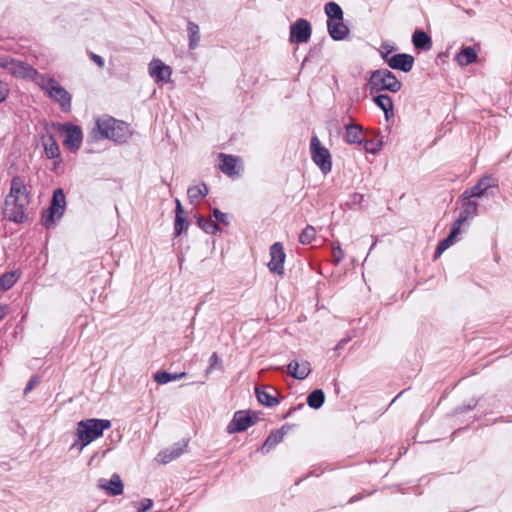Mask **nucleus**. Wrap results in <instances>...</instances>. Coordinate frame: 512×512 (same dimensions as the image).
<instances>
[{
    "mask_svg": "<svg viewBox=\"0 0 512 512\" xmlns=\"http://www.w3.org/2000/svg\"><path fill=\"white\" fill-rule=\"evenodd\" d=\"M175 204H176V207H175V216H179V215H185V211H184V208L180 202L179 199H175Z\"/></svg>",
    "mask_w": 512,
    "mask_h": 512,
    "instance_id": "obj_49",
    "label": "nucleus"
},
{
    "mask_svg": "<svg viewBox=\"0 0 512 512\" xmlns=\"http://www.w3.org/2000/svg\"><path fill=\"white\" fill-rule=\"evenodd\" d=\"M325 402V393L322 389H315L307 396V405L312 409H320Z\"/></svg>",
    "mask_w": 512,
    "mask_h": 512,
    "instance_id": "obj_33",
    "label": "nucleus"
},
{
    "mask_svg": "<svg viewBox=\"0 0 512 512\" xmlns=\"http://www.w3.org/2000/svg\"><path fill=\"white\" fill-rule=\"evenodd\" d=\"M153 506V501L150 498H144L139 502V508L137 512H147Z\"/></svg>",
    "mask_w": 512,
    "mask_h": 512,
    "instance_id": "obj_44",
    "label": "nucleus"
},
{
    "mask_svg": "<svg viewBox=\"0 0 512 512\" xmlns=\"http://www.w3.org/2000/svg\"><path fill=\"white\" fill-rule=\"evenodd\" d=\"M327 27H328V32H329L330 37L336 41H341V40L345 39V37L349 33V29L343 23V20L342 21L327 20Z\"/></svg>",
    "mask_w": 512,
    "mask_h": 512,
    "instance_id": "obj_23",
    "label": "nucleus"
},
{
    "mask_svg": "<svg viewBox=\"0 0 512 512\" xmlns=\"http://www.w3.org/2000/svg\"><path fill=\"white\" fill-rule=\"evenodd\" d=\"M131 136L129 125L113 117H104L96 120L95 127L88 134L86 142L94 143L98 140L109 139L115 143H125Z\"/></svg>",
    "mask_w": 512,
    "mask_h": 512,
    "instance_id": "obj_1",
    "label": "nucleus"
},
{
    "mask_svg": "<svg viewBox=\"0 0 512 512\" xmlns=\"http://www.w3.org/2000/svg\"><path fill=\"white\" fill-rule=\"evenodd\" d=\"M37 382L38 379L36 377L31 378L24 388V394H28L34 388Z\"/></svg>",
    "mask_w": 512,
    "mask_h": 512,
    "instance_id": "obj_48",
    "label": "nucleus"
},
{
    "mask_svg": "<svg viewBox=\"0 0 512 512\" xmlns=\"http://www.w3.org/2000/svg\"><path fill=\"white\" fill-rule=\"evenodd\" d=\"M187 31L189 34V48L195 49L200 41L199 26L196 23L189 21L187 24Z\"/></svg>",
    "mask_w": 512,
    "mask_h": 512,
    "instance_id": "obj_37",
    "label": "nucleus"
},
{
    "mask_svg": "<svg viewBox=\"0 0 512 512\" xmlns=\"http://www.w3.org/2000/svg\"><path fill=\"white\" fill-rule=\"evenodd\" d=\"M324 10L328 17V20H343V10L336 2L330 1L326 3Z\"/></svg>",
    "mask_w": 512,
    "mask_h": 512,
    "instance_id": "obj_36",
    "label": "nucleus"
},
{
    "mask_svg": "<svg viewBox=\"0 0 512 512\" xmlns=\"http://www.w3.org/2000/svg\"><path fill=\"white\" fill-rule=\"evenodd\" d=\"M461 206L459 209V215L453 222L452 226L461 230L462 225L467 222L470 218H473L478 213V203L472 201L471 198L461 199Z\"/></svg>",
    "mask_w": 512,
    "mask_h": 512,
    "instance_id": "obj_13",
    "label": "nucleus"
},
{
    "mask_svg": "<svg viewBox=\"0 0 512 512\" xmlns=\"http://www.w3.org/2000/svg\"><path fill=\"white\" fill-rule=\"evenodd\" d=\"M197 224L205 233L208 234L215 235L221 231L218 223L214 222L212 219H207L204 216L197 217Z\"/></svg>",
    "mask_w": 512,
    "mask_h": 512,
    "instance_id": "obj_35",
    "label": "nucleus"
},
{
    "mask_svg": "<svg viewBox=\"0 0 512 512\" xmlns=\"http://www.w3.org/2000/svg\"><path fill=\"white\" fill-rule=\"evenodd\" d=\"M207 194L208 188L205 183H202L201 185L190 186L187 190L189 201L192 204L205 197Z\"/></svg>",
    "mask_w": 512,
    "mask_h": 512,
    "instance_id": "obj_34",
    "label": "nucleus"
},
{
    "mask_svg": "<svg viewBox=\"0 0 512 512\" xmlns=\"http://www.w3.org/2000/svg\"><path fill=\"white\" fill-rule=\"evenodd\" d=\"M302 408H304V404L303 403H300L297 406L291 407L288 410V412L283 416V418L285 419V418L290 417L295 411L300 410Z\"/></svg>",
    "mask_w": 512,
    "mask_h": 512,
    "instance_id": "obj_50",
    "label": "nucleus"
},
{
    "mask_svg": "<svg viewBox=\"0 0 512 512\" xmlns=\"http://www.w3.org/2000/svg\"><path fill=\"white\" fill-rule=\"evenodd\" d=\"M9 306L7 304L0 305V321L8 314Z\"/></svg>",
    "mask_w": 512,
    "mask_h": 512,
    "instance_id": "obj_51",
    "label": "nucleus"
},
{
    "mask_svg": "<svg viewBox=\"0 0 512 512\" xmlns=\"http://www.w3.org/2000/svg\"><path fill=\"white\" fill-rule=\"evenodd\" d=\"M186 372L181 373H170L167 371H158L153 375L154 381H156L158 384H167L171 381L179 380L184 377H186Z\"/></svg>",
    "mask_w": 512,
    "mask_h": 512,
    "instance_id": "obj_32",
    "label": "nucleus"
},
{
    "mask_svg": "<svg viewBox=\"0 0 512 512\" xmlns=\"http://www.w3.org/2000/svg\"><path fill=\"white\" fill-rule=\"evenodd\" d=\"M412 43L416 49L429 51L432 48L431 37L423 30H415L412 35Z\"/></svg>",
    "mask_w": 512,
    "mask_h": 512,
    "instance_id": "obj_26",
    "label": "nucleus"
},
{
    "mask_svg": "<svg viewBox=\"0 0 512 512\" xmlns=\"http://www.w3.org/2000/svg\"><path fill=\"white\" fill-rule=\"evenodd\" d=\"M344 139L348 144H361L363 142V129L358 124H346Z\"/></svg>",
    "mask_w": 512,
    "mask_h": 512,
    "instance_id": "obj_24",
    "label": "nucleus"
},
{
    "mask_svg": "<svg viewBox=\"0 0 512 512\" xmlns=\"http://www.w3.org/2000/svg\"><path fill=\"white\" fill-rule=\"evenodd\" d=\"M255 394L258 401L266 407H273L279 403L278 391L272 386H257Z\"/></svg>",
    "mask_w": 512,
    "mask_h": 512,
    "instance_id": "obj_18",
    "label": "nucleus"
},
{
    "mask_svg": "<svg viewBox=\"0 0 512 512\" xmlns=\"http://www.w3.org/2000/svg\"><path fill=\"white\" fill-rule=\"evenodd\" d=\"M345 257L344 251L340 246L339 242H336L332 246V262L338 265Z\"/></svg>",
    "mask_w": 512,
    "mask_h": 512,
    "instance_id": "obj_40",
    "label": "nucleus"
},
{
    "mask_svg": "<svg viewBox=\"0 0 512 512\" xmlns=\"http://www.w3.org/2000/svg\"><path fill=\"white\" fill-rule=\"evenodd\" d=\"M476 59L477 52L473 47L470 46L463 47L455 56V60L462 67L475 62Z\"/></svg>",
    "mask_w": 512,
    "mask_h": 512,
    "instance_id": "obj_28",
    "label": "nucleus"
},
{
    "mask_svg": "<svg viewBox=\"0 0 512 512\" xmlns=\"http://www.w3.org/2000/svg\"><path fill=\"white\" fill-rule=\"evenodd\" d=\"M310 154L314 164L327 175L332 170V157L329 150L322 146L319 138L314 135L310 141Z\"/></svg>",
    "mask_w": 512,
    "mask_h": 512,
    "instance_id": "obj_6",
    "label": "nucleus"
},
{
    "mask_svg": "<svg viewBox=\"0 0 512 512\" xmlns=\"http://www.w3.org/2000/svg\"><path fill=\"white\" fill-rule=\"evenodd\" d=\"M45 154L49 159H55L60 157L59 145L54 135L50 134L43 141Z\"/></svg>",
    "mask_w": 512,
    "mask_h": 512,
    "instance_id": "obj_31",
    "label": "nucleus"
},
{
    "mask_svg": "<svg viewBox=\"0 0 512 512\" xmlns=\"http://www.w3.org/2000/svg\"><path fill=\"white\" fill-rule=\"evenodd\" d=\"M20 277L21 272L19 270L3 273L0 276V290L3 292L10 290Z\"/></svg>",
    "mask_w": 512,
    "mask_h": 512,
    "instance_id": "obj_29",
    "label": "nucleus"
},
{
    "mask_svg": "<svg viewBox=\"0 0 512 512\" xmlns=\"http://www.w3.org/2000/svg\"><path fill=\"white\" fill-rule=\"evenodd\" d=\"M189 221L185 215L175 216L174 220V237L180 236L184 231H187Z\"/></svg>",
    "mask_w": 512,
    "mask_h": 512,
    "instance_id": "obj_38",
    "label": "nucleus"
},
{
    "mask_svg": "<svg viewBox=\"0 0 512 512\" xmlns=\"http://www.w3.org/2000/svg\"><path fill=\"white\" fill-rule=\"evenodd\" d=\"M29 203V201H21L20 199H9L6 196L4 200L6 207L4 214L10 222L22 224L28 220L26 209Z\"/></svg>",
    "mask_w": 512,
    "mask_h": 512,
    "instance_id": "obj_8",
    "label": "nucleus"
},
{
    "mask_svg": "<svg viewBox=\"0 0 512 512\" xmlns=\"http://www.w3.org/2000/svg\"><path fill=\"white\" fill-rule=\"evenodd\" d=\"M477 402L472 400L470 404H468L467 406H459L456 408L455 412L457 414H462V413H465L469 410H472L475 406H476Z\"/></svg>",
    "mask_w": 512,
    "mask_h": 512,
    "instance_id": "obj_47",
    "label": "nucleus"
},
{
    "mask_svg": "<svg viewBox=\"0 0 512 512\" xmlns=\"http://www.w3.org/2000/svg\"><path fill=\"white\" fill-rule=\"evenodd\" d=\"M316 237V230L313 226L307 225L299 235V242L310 244Z\"/></svg>",
    "mask_w": 512,
    "mask_h": 512,
    "instance_id": "obj_39",
    "label": "nucleus"
},
{
    "mask_svg": "<svg viewBox=\"0 0 512 512\" xmlns=\"http://www.w3.org/2000/svg\"><path fill=\"white\" fill-rule=\"evenodd\" d=\"M90 59L97 64L99 68H103L105 65L104 58L93 52H89Z\"/></svg>",
    "mask_w": 512,
    "mask_h": 512,
    "instance_id": "obj_46",
    "label": "nucleus"
},
{
    "mask_svg": "<svg viewBox=\"0 0 512 512\" xmlns=\"http://www.w3.org/2000/svg\"><path fill=\"white\" fill-rule=\"evenodd\" d=\"M461 233L459 228L451 227L450 232L446 238L441 240L434 253V258L439 257L446 249H448L457 239V236Z\"/></svg>",
    "mask_w": 512,
    "mask_h": 512,
    "instance_id": "obj_27",
    "label": "nucleus"
},
{
    "mask_svg": "<svg viewBox=\"0 0 512 512\" xmlns=\"http://www.w3.org/2000/svg\"><path fill=\"white\" fill-rule=\"evenodd\" d=\"M217 365L221 366V359L219 358L218 354L214 352L209 358L208 371L215 369Z\"/></svg>",
    "mask_w": 512,
    "mask_h": 512,
    "instance_id": "obj_45",
    "label": "nucleus"
},
{
    "mask_svg": "<svg viewBox=\"0 0 512 512\" xmlns=\"http://www.w3.org/2000/svg\"><path fill=\"white\" fill-rule=\"evenodd\" d=\"M9 64V57L2 56L0 57V68L6 69V66Z\"/></svg>",
    "mask_w": 512,
    "mask_h": 512,
    "instance_id": "obj_53",
    "label": "nucleus"
},
{
    "mask_svg": "<svg viewBox=\"0 0 512 512\" xmlns=\"http://www.w3.org/2000/svg\"><path fill=\"white\" fill-rule=\"evenodd\" d=\"M97 486L111 496H118L123 493L124 485L120 476L114 473L109 480L100 478Z\"/></svg>",
    "mask_w": 512,
    "mask_h": 512,
    "instance_id": "obj_17",
    "label": "nucleus"
},
{
    "mask_svg": "<svg viewBox=\"0 0 512 512\" xmlns=\"http://www.w3.org/2000/svg\"><path fill=\"white\" fill-rule=\"evenodd\" d=\"M349 341H350V338H343V339H341V340L338 342V344H337V346H336V349H341V348H343V347H344V346H345Z\"/></svg>",
    "mask_w": 512,
    "mask_h": 512,
    "instance_id": "obj_54",
    "label": "nucleus"
},
{
    "mask_svg": "<svg viewBox=\"0 0 512 512\" xmlns=\"http://www.w3.org/2000/svg\"><path fill=\"white\" fill-rule=\"evenodd\" d=\"M9 199H20L21 201L30 202V192L21 176H14L11 179L10 191L7 195Z\"/></svg>",
    "mask_w": 512,
    "mask_h": 512,
    "instance_id": "obj_16",
    "label": "nucleus"
},
{
    "mask_svg": "<svg viewBox=\"0 0 512 512\" xmlns=\"http://www.w3.org/2000/svg\"><path fill=\"white\" fill-rule=\"evenodd\" d=\"M415 59L412 55L407 53H398L386 59V64L393 70H400L408 73L412 70Z\"/></svg>",
    "mask_w": 512,
    "mask_h": 512,
    "instance_id": "obj_15",
    "label": "nucleus"
},
{
    "mask_svg": "<svg viewBox=\"0 0 512 512\" xmlns=\"http://www.w3.org/2000/svg\"><path fill=\"white\" fill-rule=\"evenodd\" d=\"M149 74L151 77L155 78L157 82L167 80L171 74L172 70L169 66L165 65L159 59H153L149 63Z\"/></svg>",
    "mask_w": 512,
    "mask_h": 512,
    "instance_id": "obj_20",
    "label": "nucleus"
},
{
    "mask_svg": "<svg viewBox=\"0 0 512 512\" xmlns=\"http://www.w3.org/2000/svg\"><path fill=\"white\" fill-rule=\"evenodd\" d=\"M373 102L384 112L386 119L389 118L390 114L393 115V101L389 95L378 94L373 98Z\"/></svg>",
    "mask_w": 512,
    "mask_h": 512,
    "instance_id": "obj_30",
    "label": "nucleus"
},
{
    "mask_svg": "<svg viewBox=\"0 0 512 512\" xmlns=\"http://www.w3.org/2000/svg\"><path fill=\"white\" fill-rule=\"evenodd\" d=\"M66 209V196L62 188L54 190L50 205L42 212L41 224L46 229L55 226V220H59L64 215Z\"/></svg>",
    "mask_w": 512,
    "mask_h": 512,
    "instance_id": "obj_4",
    "label": "nucleus"
},
{
    "mask_svg": "<svg viewBox=\"0 0 512 512\" xmlns=\"http://www.w3.org/2000/svg\"><path fill=\"white\" fill-rule=\"evenodd\" d=\"M364 147L367 152L375 154L381 150L382 142L374 141V140H367L364 142Z\"/></svg>",
    "mask_w": 512,
    "mask_h": 512,
    "instance_id": "obj_41",
    "label": "nucleus"
},
{
    "mask_svg": "<svg viewBox=\"0 0 512 512\" xmlns=\"http://www.w3.org/2000/svg\"><path fill=\"white\" fill-rule=\"evenodd\" d=\"M312 33L311 24L306 19H298L290 26V42L306 43L309 41Z\"/></svg>",
    "mask_w": 512,
    "mask_h": 512,
    "instance_id": "obj_10",
    "label": "nucleus"
},
{
    "mask_svg": "<svg viewBox=\"0 0 512 512\" xmlns=\"http://www.w3.org/2000/svg\"><path fill=\"white\" fill-rule=\"evenodd\" d=\"M367 86L371 94L380 91H389L397 93L402 88V83L397 79L396 75L389 69L382 68L371 72Z\"/></svg>",
    "mask_w": 512,
    "mask_h": 512,
    "instance_id": "obj_3",
    "label": "nucleus"
},
{
    "mask_svg": "<svg viewBox=\"0 0 512 512\" xmlns=\"http://www.w3.org/2000/svg\"><path fill=\"white\" fill-rule=\"evenodd\" d=\"M395 50V47L388 44L383 43L380 47V54L384 62L386 63V59H390V54Z\"/></svg>",
    "mask_w": 512,
    "mask_h": 512,
    "instance_id": "obj_42",
    "label": "nucleus"
},
{
    "mask_svg": "<svg viewBox=\"0 0 512 512\" xmlns=\"http://www.w3.org/2000/svg\"><path fill=\"white\" fill-rule=\"evenodd\" d=\"M186 443H176L171 448L165 449L158 454L160 461L167 464L183 454Z\"/></svg>",
    "mask_w": 512,
    "mask_h": 512,
    "instance_id": "obj_25",
    "label": "nucleus"
},
{
    "mask_svg": "<svg viewBox=\"0 0 512 512\" xmlns=\"http://www.w3.org/2000/svg\"><path fill=\"white\" fill-rule=\"evenodd\" d=\"M7 97L6 90L2 87V82L0 81V103L4 102Z\"/></svg>",
    "mask_w": 512,
    "mask_h": 512,
    "instance_id": "obj_52",
    "label": "nucleus"
},
{
    "mask_svg": "<svg viewBox=\"0 0 512 512\" xmlns=\"http://www.w3.org/2000/svg\"><path fill=\"white\" fill-rule=\"evenodd\" d=\"M270 261L268 262L267 266L270 270V272L283 275L284 274V262L286 258V254L284 252V247L282 243L275 242L270 247Z\"/></svg>",
    "mask_w": 512,
    "mask_h": 512,
    "instance_id": "obj_12",
    "label": "nucleus"
},
{
    "mask_svg": "<svg viewBox=\"0 0 512 512\" xmlns=\"http://www.w3.org/2000/svg\"><path fill=\"white\" fill-rule=\"evenodd\" d=\"M357 499H358L357 496H353L350 498L349 503H352V502L356 501Z\"/></svg>",
    "mask_w": 512,
    "mask_h": 512,
    "instance_id": "obj_55",
    "label": "nucleus"
},
{
    "mask_svg": "<svg viewBox=\"0 0 512 512\" xmlns=\"http://www.w3.org/2000/svg\"><path fill=\"white\" fill-rule=\"evenodd\" d=\"M58 130L65 134L64 145L71 152H76L81 147L83 132L80 126L72 123L58 124Z\"/></svg>",
    "mask_w": 512,
    "mask_h": 512,
    "instance_id": "obj_9",
    "label": "nucleus"
},
{
    "mask_svg": "<svg viewBox=\"0 0 512 512\" xmlns=\"http://www.w3.org/2000/svg\"><path fill=\"white\" fill-rule=\"evenodd\" d=\"M259 420L258 415L251 410H239L233 415L232 420L228 423L226 431L228 434H235L246 431Z\"/></svg>",
    "mask_w": 512,
    "mask_h": 512,
    "instance_id": "obj_7",
    "label": "nucleus"
},
{
    "mask_svg": "<svg viewBox=\"0 0 512 512\" xmlns=\"http://www.w3.org/2000/svg\"><path fill=\"white\" fill-rule=\"evenodd\" d=\"M218 157L220 160L219 169L221 170V172H223L225 175L229 177H234L238 175L237 158L235 156L220 153Z\"/></svg>",
    "mask_w": 512,
    "mask_h": 512,
    "instance_id": "obj_22",
    "label": "nucleus"
},
{
    "mask_svg": "<svg viewBox=\"0 0 512 512\" xmlns=\"http://www.w3.org/2000/svg\"><path fill=\"white\" fill-rule=\"evenodd\" d=\"M290 428L291 425L284 424L280 429L272 431L264 441L261 447V451L263 453H268L270 450H272L277 444L282 442L284 436Z\"/></svg>",
    "mask_w": 512,
    "mask_h": 512,
    "instance_id": "obj_19",
    "label": "nucleus"
},
{
    "mask_svg": "<svg viewBox=\"0 0 512 512\" xmlns=\"http://www.w3.org/2000/svg\"><path fill=\"white\" fill-rule=\"evenodd\" d=\"M40 87L51 99L60 105L63 112L71 110L72 96L55 78L42 77Z\"/></svg>",
    "mask_w": 512,
    "mask_h": 512,
    "instance_id": "obj_5",
    "label": "nucleus"
},
{
    "mask_svg": "<svg viewBox=\"0 0 512 512\" xmlns=\"http://www.w3.org/2000/svg\"><path fill=\"white\" fill-rule=\"evenodd\" d=\"M108 419L90 418L77 423L76 435L80 443V450L103 435L104 430L111 427Z\"/></svg>",
    "mask_w": 512,
    "mask_h": 512,
    "instance_id": "obj_2",
    "label": "nucleus"
},
{
    "mask_svg": "<svg viewBox=\"0 0 512 512\" xmlns=\"http://www.w3.org/2000/svg\"><path fill=\"white\" fill-rule=\"evenodd\" d=\"M6 69L16 77L33 80L38 76V71L28 63L16 61L9 58V64Z\"/></svg>",
    "mask_w": 512,
    "mask_h": 512,
    "instance_id": "obj_14",
    "label": "nucleus"
},
{
    "mask_svg": "<svg viewBox=\"0 0 512 512\" xmlns=\"http://www.w3.org/2000/svg\"><path fill=\"white\" fill-rule=\"evenodd\" d=\"M287 372L295 379L304 380L311 373L310 363L308 361L299 363L297 360H292L287 366Z\"/></svg>",
    "mask_w": 512,
    "mask_h": 512,
    "instance_id": "obj_21",
    "label": "nucleus"
},
{
    "mask_svg": "<svg viewBox=\"0 0 512 512\" xmlns=\"http://www.w3.org/2000/svg\"><path fill=\"white\" fill-rule=\"evenodd\" d=\"M497 187V179L491 175H485L471 188L461 194V199L480 198L489 188Z\"/></svg>",
    "mask_w": 512,
    "mask_h": 512,
    "instance_id": "obj_11",
    "label": "nucleus"
},
{
    "mask_svg": "<svg viewBox=\"0 0 512 512\" xmlns=\"http://www.w3.org/2000/svg\"><path fill=\"white\" fill-rule=\"evenodd\" d=\"M213 216L216 219V223H221L223 225H228V215L226 213L221 212L218 208L213 209Z\"/></svg>",
    "mask_w": 512,
    "mask_h": 512,
    "instance_id": "obj_43",
    "label": "nucleus"
}]
</instances>
